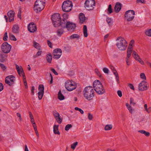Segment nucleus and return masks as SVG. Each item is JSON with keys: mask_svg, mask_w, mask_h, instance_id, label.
<instances>
[{"mask_svg": "<svg viewBox=\"0 0 151 151\" xmlns=\"http://www.w3.org/2000/svg\"><path fill=\"white\" fill-rule=\"evenodd\" d=\"M58 98L60 100H62L64 99V97L61 93V91H59L58 94Z\"/></svg>", "mask_w": 151, "mask_h": 151, "instance_id": "33", "label": "nucleus"}, {"mask_svg": "<svg viewBox=\"0 0 151 151\" xmlns=\"http://www.w3.org/2000/svg\"><path fill=\"white\" fill-rule=\"evenodd\" d=\"M72 127V125L71 124H68L65 127V130L67 131H68Z\"/></svg>", "mask_w": 151, "mask_h": 151, "instance_id": "48", "label": "nucleus"}, {"mask_svg": "<svg viewBox=\"0 0 151 151\" xmlns=\"http://www.w3.org/2000/svg\"><path fill=\"white\" fill-rule=\"evenodd\" d=\"M76 27V24H73L70 22H68L66 28L68 30H69L74 29Z\"/></svg>", "mask_w": 151, "mask_h": 151, "instance_id": "20", "label": "nucleus"}, {"mask_svg": "<svg viewBox=\"0 0 151 151\" xmlns=\"http://www.w3.org/2000/svg\"><path fill=\"white\" fill-rule=\"evenodd\" d=\"M83 93L84 97L88 100H91L94 96V91L91 86H88L85 88Z\"/></svg>", "mask_w": 151, "mask_h": 151, "instance_id": "2", "label": "nucleus"}, {"mask_svg": "<svg viewBox=\"0 0 151 151\" xmlns=\"http://www.w3.org/2000/svg\"><path fill=\"white\" fill-rule=\"evenodd\" d=\"M11 46L7 42H5L1 45V50L4 53H9L11 50Z\"/></svg>", "mask_w": 151, "mask_h": 151, "instance_id": "11", "label": "nucleus"}, {"mask_svg": "<svg viewBox=\"0 0 151 151\" xmlns=\"http://www.w3.org/2000/svg\"><path fill=\"white\" fill-rule=\"evenodd\" d=\"M129 58H126V61L127 63V65H130V63H129Z\"/></svg>", "mask_w": 151, "mask_h": 151, "instance_id": "62", "label": "nucleus"}, {"mask_svg": "<svg viewBox=\"0 0 151 151\" xmlns=\"http://www.w3.org/2000/svg\"><path fill=\"white\" fill-rule=\"evenodd\" d=\"M144 107L145 110L148 113H149L151 112V107H149L148 108L147 104H146L144 105Z\"/></svg>", "mask_w": 151, "mask_h": 151, "instance_id": "31", "label": "nucleus"}, {"mask_svg": "<svg viewBox=\"0 0 151 151\" xmlns=\"http://www.w3.org/2000/svg\"><path fill=\"white\" fill-rule=\"evenodd\" d=\"M23 81L24 86L26 88L27 87V83L26 82V78L25 76L23 77Z\"/></svg>", "mask_w": 151, "mask_h": 151, "instance_id": "49", "label": "nucleus"}, {"mask_svg": "<svg viewBox=\"0 0 151 151\" xmlns=\"http://www.w3.org/2000/svg\"><path fill=\"white\" fill-rule=\"evenodd\" d=\"M147 84L144 81H142L138 85V89L140 91H144L147 89Z\"/></svg>", "mask_w": 151, "mask_h": 151, "instance_id": "12", "label": "nucleus"}, {"mask_svg": "<svg viewBox=\"0 0 151 151\" xmlns=\"http://www.w3.org/2000/svg\"><path fill=\"white\" fill-rule=\"evenodd\" d=\"M9 37L11 40L14 41L17 40L16 38L14 35L11 34H9Z\"/></svg>", "mask_w": 151, "mask_h": 151, "instance_id": "45", "label": "nucleus"}, {"mask_svg": "<svg viewBox=\"0 0 151 151\" xmlns=\"http://www.w3.org/2000/svg\"><path fill=\"white\" fill-rule=\"evenodd\" d=\"M8 38V37L7 35V33L6 32L4 36L3 39L4 41H6Z\"/></svg>", "mask_w": 151, "mask_h": 151, "instance_id": "52", "label": "nucleus"}, {"mask_svg": "<svg viewBox=\"0 0 151 151\" xmlns=\"http://www.w3.org/2000/svg\"><path fill=\"white\" fill-rule=\"evenodd\" d=\"M80 22L83 24L86 20V18L84 15L83 13H80L79 16Z\"/></svg>", "mask_w": 151, "mask_h": 151, "instance_id": "22", "label": "nucleus"}, {"mask_svg": "<svg viewBox=\"0 0 151 151\" xmlns=\"http://www.w3.org/2000/svg\"><path fill=\"white\" fill-rule=\"evenodd\" d=\"M72 3L70 1H64L62 5V9L63 11L66 12L70 11L72 9Z\"/></svg>", "mask_w": 151, "mask_h": 151, "instance_id": "6", "label": "nucleus"}, {"mask_svg": "<svg viewBox=\"0 0 151 151\" xmlns=\"http://www.w3.org/2000/svg\"><path fill=\"white\" fill-rule=\"evenodd\" d=\"M62 51L60 49H56L53 50V58L56 59L60 58L62 55Z\"/></svg>", "mask_w": 151, "mask_h": 151, "instance_id": "13", "label": "nucleus"}, {"mask_svg": "<svg viewBox=\"0 0 151 151\" xmlns=\"http://www.w3.org/2000/svg\"><path fill=\"white\" fill-rule=\"evenodd\" d=\"M108 14H110L112 12V10L111 9V4H109V7L107 9Z\"/></svg>", "mask_w": 151, "mask_h": 151, "instance_id": "43", "label": "nucleus"}, {"mask_svg": "<svg viewBox=\"0 0 151 151\" xmlns=\"http://www.w3.org/2000/svg\"><path fill=\"white\" fill-rule=\"evenodd\" d=\"M137 61L139 62L142 65H144V63L143 61L140 58H139V59L137 60Z\"/></svg>", "mask_w": 151, "mask_h": 151, "instance_id": "56", "label": "nucleus"}, {"mask_svg": "<svg viewBox=\"0 0 151 151\" xmlns=\"http://www.w3.org/2000/svg\"><path fill=\"white\" fill-rule=\"evenodd\" d=\"M53 114L55 118L60 115L59 113L56 111H54L53 112Z\"/></svg>", "mask_w": 151, "mask_h": 151, "instance_id": "46", "label": "nucleus"}, {"mask_svg": "<svg viewBox=\"0 0 151 151\" xmlns=\"http://www.w3.org/2000/svg\"><path fill=\"white\" fill-rule=\"evenodd\" d=\"M140 77L143 80L146 79V77L145 74L144 73H142L140 74Z\"/></svg>", "mask_w": 151, "mask_h": 151, "instance_id": "51", "label": "nucleus"}, {"mask_svg": "<svg viewBox=\"0 0 151 151\" xmlns=\"http://www.w3.org/2000/svg\"><path fill=\"white\" fill-rule=\"evenodd\" d=\"M39 92L38 93V97L40 100L41 99L44 94V86L42 84H40L38 87Z\"/></svg>", "mask_w": 151, "mask_h": 151, "instance_id": "14", "label": "nucleus"}, {"mask_svg": "<svg viewBox=\"0 0 151 151\" xmlns=\"http://www.w3.org/2000/svg\"><path fill=\"white\" fill-rule=\"evenodd\" d=\"M46 59L48 63H50L52 62V54L49 52L48 53L46 56Z\"/></svg>", "mask_w": 151, "mask_h": 151, "instance_id": "23", "label": "nucleus"}, {"mask_svg": "<svg viewBox=\"0 0 151 151\" xmlns=\"http://www.w3.org/2000/svg\"><path fill=\"white\" fill-rule=\"evenodd\" d=\"M19 27L18 25H14L12 28V32L14 33H19Z\"/></svg>", "mask_w": 151, "mask_h": 151, "instance_id": "24", "label": "nucleus"}, {"mask_svg": "<svg viewBox=\"0 0 151 151\" xmlns=\"http://www.w3.org/2000/svg\"><path fill=\"white\" fill-rule=\"evenodd\" d=\"M134 12L132 10L126 11L125 14V19L128 21H132L134 18Z\"/></svg>", "mask_w": 151, "mask_h": 151, "instance_id": "9", "label": "nucleus"}, {"mask_svg": "<svg viewBox=\"0 0 151 151\" xmlns=\"http://www.w3.org/2000/svg\"><path fill=\"white\" fill-rule=\"evenodd\" d=\"M33 46L38 50H41V46L40 44L35 41L33 42Z\"/></svg>", "mask_w": 151, "mask_h": 151, "instance_id": "26", "label": "nucleus"}, {"mask_svg": "<svg viewBox=\"0 0 151 151\" xmlns=\"http://www.w3.org/2000/svg\"><path fill=\"white\" fill-rule=\"evenodd\" d=\"M47 44L49 46V47L50 48L52 47V43L51 42H50L49 40H47Z\"/></svg>", "mask_w": 151, "mask_h": 151, "instance_id": "61", "label": "nucleus"}, {"mask_svg": "<svg viewBox=\"0 0 151 151\" xmlns=\"http://www.w3.org/2000/svg\"><path fill=\"white\" fill-rule=\"evenodd\" d=\"M95 72L97 75L99 76V77H101L102 75L101 73L100 72L98 69H95Z\"/></svg>", "mask_w": 151, "mask_h": 151, "instance_id": "40", "label": "nucleus"}, {"mask_svg": "<svg viewBox=\"0 0 151 151\" xmlns=\"http://www.w3.org/2000/svg\"><path fill=\"white\" fill-rule=\"evenodd\" d=\"M106 21L109 26H111L112 25L113 22L111 18L107 17L106 19Z\"/></svg>", "mask_w": 151, "mask_h": 151, "instance_id": "34", "label": "nucleus"}, {"mask_svg": "<svg viewBox=\"0 0 151 151\" xmlns=\"http://www.w3.org/2000/svg\"><path fill=\"white\" fill-rule=\"evenodd\" d=\"M63 32L64 31L63 29H59L57 31V34L58 36H60Z\"/></svg>", "mask_w": 151, "mask_h": 151, "instance_id": "36", "label": "nucleus"}, {"mask_svg": "<svg viewBox=\"0 0 151 151\" xmlns=\"http://www.w3.org/2000/svg\"><path fill=\"white\" fill-rule=\"evenodd\" d=\"M29 114L30 119H34L33 116L32 114V113L30 112H29Z\"/></svg>", "mask_w": 151, "mask_h": 151, "instance_id": "64", "label": "nucleus"}, {"mask_svg": "<svg viewBox=\"0 0 151 151\" xmlns=\"http://www.w3.org/2000/svg\"><path fill=\"white\" fill-rule=\"evenodd\" d=\"M132 49L128 48L127 52V56L126 58H129L131 56V53L132 52Z\"/></svg>", "mask_w": 151, "mask_h": 151, "instance_id": "29", "label": "nucleus"}, {"mask_svg": "<svg viewBox=\"0 0 151 151\" xmlns=\"http://www.w3.org/2000/svg\"><path fill=\"white\" fill-rule=\"evenodd\" d=\"M88 118L90 120H91L93 118V115L90 113H89Z\"/></svg>", "mask_w": 151, "mask_h": 151, "instance_id": "57", "label": "nucleus"}, {"mask_svg": "<svg viewBox=\"0 0 151 151\" xmlns=\"http://www.w3.org/2000/svg\"><path fill=\"white\" fill-rule=\"evenodd\" d=\"M95 6L94 0H86L84 3V6L88 10L93 9Z\"/></svg>", "mask_w": 151, "mask_h": 151, "instance_id": "8", "label": "nucleus"}, {"mask_svg": "<svg viewBox=\"0 0 151 151\" xmlns=\"http://www.w3.org/2000/svg\"><path fill=\"white\" fill-rule=\"evenodd\" d=\"M117 93L119 97H121L122 96V93L121 91L119 90L117 91Z\"/></svg>", "mask_w": 151, "mask_h": 151, "instance_id": "59", "label": "nucleus"}, {"mask_svg": "<svg viewBox=\"0 0 151 151\" xmlns=\"http://www.w3.org/2000/svg\"><path fill=\"white\" fill-rule=\"evenodd\" d=\"M83 32L84 36L85 37L88 36V34L87 32V28L86 25H84L83 27Z\"/></svg>", "mask_w": 151, "mask_h": 151, "instance_id": "30", "label": "nucleus"}, {"mask_svg": "<svg viewBox=\"0 0 151 151\" xmlns=\"http://www.w3.org/2000/svg\"><path fill=\"white\" fill-rule=\"evenodd\" d=\"M51 71H52L56 75H58V73L57 72L55 71V70L54 69H51Z\"/></svg>", "mask_w": 151, "mask_h": 151, "instance_id": "63", "label": "nucleus"}, {"mask_svg": "<svg viewBox=\"0 0 151 151\" xmlns=\"http://www.w3.org/2000/svg\"><path fill=\"white\" fill-rule=\"evenodd\" d=\"M112 127V126L111 124H108L106 125L104 128L105 130H109L111 129Z\"/></svg>", "mask_w": 151, "mask_h": 151, "instance_id": "38", "label": "nucleus"}, {"mask_svg": "<svg viewBox=\"0 0 151 151\" xmlns=\"http://www.w3.org/2000/svg\"><path fill=\"white\" fill-rule=\"evenodd\" d=\"M65 87L68 91H72L76 88V84L72 80H68L65 83Z\"/></svg>", "mask_w": 151, "mask_h": 151, "instance_id": "5", "label": "nucleus"}, {"mask_svg": "<svg viewBox=\"0 0 151 151\" xmlns=\"http://www.w3.org/2000/svg\"><path fill=\"white\" fill-rule=\"evenodd\" d=\"M16 68L18 74L20 76H22V77L25 76L23 70L22 66L19 67L18 65H16Z\"/></svg>", "mask_w": 151, "mask_h": 151, "instance_id": "16", "label": "nucleus"}, {"mask_svg": "<svg viewBox=\"0 0 151 151\" xmlns=\"http://www.w3.org/2000/svg\"><path fill=\"white\" fill-rule=\"evenodd\" d=\"M8 16L9 18V21L11 22L14 19V12L13 11L10 10L7 13Z\"/></svg>", "mask_w": 151, "mask_h": 151, "instance_id": "18", "label": "nucleus"}, {"mask_svg": "<svg viewBox=\"0 0 151 151\" xmlns=\"http://www.w3.org/2000/svg\"><path fill=\"white\" fill-rule=\"evenodd\" d=\"M128 86L130 89L132 90L133 91H134V88L132 84L131 83H129L128 84Z\"/></svg>", "mask_w": 151, "mask_h": 151, "instance_id": "55", "label": "nucleus"}, {"mask_svg": "<svg viewBox=\"0 0 151 151\" xmlns=\"http://www.w3.org/2000/svg\"><path fill=\"white\" fill-rule=\"evenodd\" d=\"M78 142H76L72 144L71 146V148L74 150L78 145Z\"/></svg>", "mask_w": 151, "mask_h": 151, "instance_id": "44", "label": "nucleus"}, {"mask_svg": "<svg viewBox=\"0 0 151 151\" xmlns=\"http://www.w3.org/2000/svg\"><path fill=\"white\" fill-rule=\"evenodd\" d=\"M130 104L131 105H134L135 104V103L134 102V99L132 98H131L130 99Z\"/></svg>", "mask_w": 151, "mask_h": 151, "instance_id": "50", "label": "nucleus"}, {"mask_svg": "<svg viewBox=\"0 0 151 151\" xmlns=\"http://www.w3.org/2000/svg\"><path fill=\"white\" fill-rule=\"evenodd\" d=\"M51 19L53 21V25L55 27H58L61 20V17L59 13H55L51 17Z\"/></svg>", "mask_w": 151, "mask_h": 151, "instance_id": "7", "label": "nucleus"}, {"mask_svg": "<svg viewBox=\"0 0 151 151\" xmlns=\"http://www.w3.org/2000/svg\"><path fill=\"white\" fill-rule=\"evenodd\" d=\"M110 68L111 70L114 74V75L115 76L116 79V82H117V83L119 84V76L116 70L114 69V67L113 66H110Z\"/></svg>", "mask_w": 151, "mask_h": 151, "instance_id": "17", "label": "nucleus"}, {"mask_svg": "<svg viewBox=\"0 0 151 151\" xmlns=\"http://www.w3.org/2000/svg\"><path fill=\"white\" fill-rule=\"evenodd\" d=\"M145 34L151 37V29L146 30L145 32Z\"/></svg>", "mask_w": 151, "mask_h": 151, "instance_id": "47", "label": "nucleus"}, {"mask_svg": "<svg viewBox=\"0 0 151 151\" xmlns=\"http://www.w3.org/2000/svg\"><path fill=\"white\" fill-rule=\"evenodd\" d=\"M28 30L30 32H34L37 29L35 24L33 22L30 23L28 26Z\"/></svg>", "mask_w": 151, "mask_h": 151, "instance_id": "15", "label": "nucleus"}, {"mask_svg": "<svg viewBox=\"0 0 151 151\" xmlns=\"http://www.w3.org/2000/svg\"><path fill=\"white\" fill-rule=\"evenodd\" d=\"M75 109L76 111H79L81 114H83L84 113L83 111L81 109L79 108L78 107H75Z\"/></svg>", "mask_w": 151, "mask_h": 151, "instance_id": "53", "label": "nucleus"}, {"mask_svg": "<svg viewBox=\"0 0 151 151\" xmlns=\"http://www.w3.org/2000/svg\"><path fill=\"white\" fill-rule=\"evenodd\" d=\"M15 80V77L13 75H10L6 77L5 79V83L9 86H13Z\"/></svg>", "mask_w": 151, "mask_h": 151, "instance_id": "10", "label": "nucleus"}, {"mask_svg": "<svg viewBox=\"0 0 151 151\" xmlns=\"http://www.w3.org/2000/svg\"><path fill=\"white\" fill-rule=\"evenodd\" d=\"M122 4L119 2L116 3L115 7L114 9L116 12H119L121 9Z\"/></svg>", "mask_w": 151, "mask_h": 151, "instance_id": "21", "label": "nucleus"}, {"mask_svg": "<svg viewBox=\"0 0 151 151\" xmlns=\"http://www.w3.org/2000/svg\"><path fill=\"white\" fill-rule=\"evenodd\" d=\"M126 106L129 112L131 114H132L133 113L134 110L131 106L128 103H126Z\"/></svg>", "mask_w": 151, "mask_h": 151, "instance_id": "27", "label": "nucleus"}, {"mask_svg": "<svg viewBox=\"0 0 151 151\" xmlns=\"http://www.w3.org/2000/svg\"><path fill=\"white\" fill-rule=\"evenodd\" d=\"M68 22L65 19H64L62 21L60 20V22H59V24L58 25V26H61L63 28H66L68 24Z\"/></svg>", "mask_w": 151, "mask_h": 151, "instance_id": "19", "label": "nucleus"}, {"mask_svg": "<svg viewBox=\"0 0 151 151\" xmlns=\"http://www.w3.org/2000/svg\"><path fill=\"white\" fill-rule=\"evenodd\" d=\"M103 70L105 73L108 74L109 73V70L107 68H104L103 69Z\"/></svg>", "mask_w": 151, "mask_h": 151, "instance_id": "54", "label": "nucleus"}, {"mask_svg": "<svg viewBox=\"0 0 151 151\" xmlns=\"http://www.w3.org/2000/svg\"><path fill=\"white\" fill-rule=\"evenodd\" d=\"M116 46L118 49L121 51H124L126 50L128 46L126 40L124 38L119 37L116 40Z\"/></svg>", "mask_w": 151, "mask_h": 151, "instance_id": "3", "label": "nucleus"}, {"mask_svg": "<svg viewBox=\"0 0 151 151\" xmlns=\"http://www.w3.org/2000/svg\"><path fill=\"white\" fill-rule=\"evenodd\" d=\"M45 6V3L42 0H37L35 2L34 10L36 12L42 11Z\"/></svg>", "mask_w": 151, "mask_h": 151, "instance_id": "4", "label": "nucleus"}, {"mask_svg": "<svg viewBox=\"0 0 151 151\" xmlns=\"http://www.w3.org/2000/svg\"><path fill=\"white\" fill-rule=\"evenodd\" d=\"M57 122L59 124H60L62 121V118L60 115L59 116L55 118Z\"/></svg>", "mask_w": 151, "mask_h": 151, "instance_id": "37", "label": "nucleus"}, {"mask_svg": "<svg viewBox=\"0 0 151 151\" xmlns=\"http://www.w3.org/2000/svg\"><path fill=\"white\" fill-rule=\"evenodd\" d=\"M94 90L99 94H102L105 93V90L101 82L99 80L95 81L93 84Z\"/></svg>", "mask_w": 151, "mask_h": 151, "instance_id": "1", "label": "nucleus"}, {"mask_svg": "<svg viewBox=\"0 0 151 151\" xmlns=\"http://www.w3.org/2000/svg\"><path fill=\"white\" fill-rule=\"evenodd\" d=\"M132 55L134 58L137 60L140 58L139 55L137 53V52L134 50L132 51Z\"/></svg>", "mask_w": 151, "mask_h": 151, "instance_id": "28", "label": "nucleus"}, {"mask_svg": "<svg viewBox=\"0 0 151 151\" xmlns=\"http://www.w3.org/2000/svg\"><path fill=\"white\" fill-rule=\"evenodd\" d=\"M138 132L141 134H144L147 137H148L150 135V133L144 130H140L138 131Z\"/></svg>", "mask_w": 151, "mask_h": 151, "instance_id": "32", "label": "nucleus"}, {"mask_svg": "<svg viewBox=\"0 0 151 151\" xmlns=\"http://www.w3.org/2000/svg\"><path fill=\"white\" fill-rule=\"evenodd\" d=\"M59 126L54 124L53 126V132L55 134H60V133L58 130V127Z\"/></svg>", "mask_w": 151, "mask_h": 151, "instance_id": "25", "label": "nucleus"}, {"mask_svg": "<svg viewBox=\"0 0 151 151\" xmlns=\"http://www.w3.org/2000/svg\"><path fill=\"white\" fill-rule=\"evenodd\" d=\"M4 60V55L0 51V62H3Z\"/></svg>", "mask_w": 151, "mask_h": 151, "instance_id": "39", "label": "nucleus"}, {"mask_svg": "<svg viewBox=\"0 0 151 151\" xmlns=\"http://www.w3.org/2000/svg\"><path fill=\"white\" fill-rule=\"evenodd\" d=\"M42 49L41 50H39V51L37 52L36 55L35 56H34L35 58H36L38 56H40L42 53Z\"/></svg>", "mask_w": 151, "mask_h": 151, "instance_id": "41", "label": "nucleus"}, {"mask_svg": "<svg viewBox=\"0 0 151 151\" xmlns=\"http://www.w3.org/2000/svg\"><path fill=\"white\" fill-rule=\"evenodd\" d=\"M134 40H132L130 42L128 48L130 49V48H131V49H133L132 45L134 44Z\"/></svg>", "mask_w": 151, "mask_h": 151, "instance_id": "42", "label": "nucleus"}, {"mask_svg": "<svg viewBox=\"0 0 151 151\" xmlns=\"http://www.w3.org/2000/svg\"><path fill=\"white\" fill-rule=\"evenodd\" d=\"M4 89V86L2 83H0V92L2 91Z\"/></svg>", "mask_w": 151, "mask_h": 151, "instance_id": "58", "label": "nucleus"}, {"mask_svg": "<svg viewBox=\"0 0 151 151\" xmlns=\"http://www.w3.org/2000/svg\"><path fill=\"white\" fill-rule=\"evenodd\" d=\"M80 38V36L77 34H73L70 37V39H79Z\"/></svg>", "mask_w": 151, "mask_h": 151, "instance_id": "35", "label": "nucleus"}, {"mask_svg": "<svg viewBox=\"0 0 151 151\" xmlns=\"http://www.w3.org/2000/svg\"><path fill=\"white\" fill-rule=\"evenodd\" d=\"M0 66L1 67L3 70H5L6 69V67L2 64L0 63Z\"/></svg>", "mask_w": 151, "mask_h": 151, "instance_id": "60", "label": "nucleus"}]
</instances>
